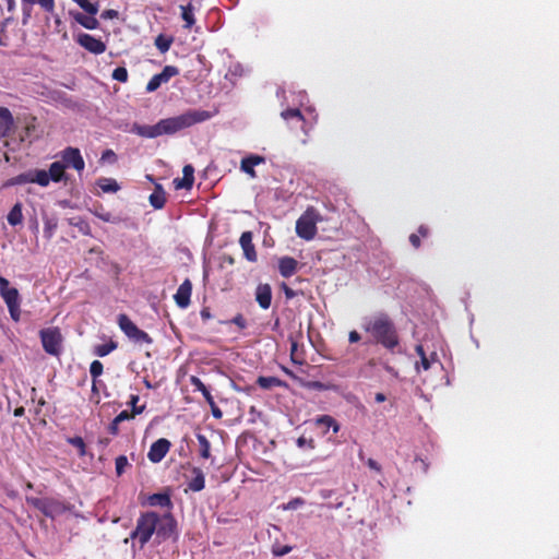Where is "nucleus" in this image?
I'll return each mask as SVG.
<instances>
[{"label": "nucleus", "mask_w": 559, "mask_h": 559, "mask_svg": "<svg viewBox=\"0 0 559 559\" xmlns=\"http://www.w3.org/2000/svg\"><path fill=\"white\" fill-rule=\"evenodd\" d=\"M298 269V261L292 257H283L278 261V271L280 274L288 278L293 276Z\"/></svg>", "instance_id": "6ab92c4d"}, {"label": "nucleus", "mask_w": 559, "mask_h": 559, "mask_svg": "<svg viewBox=\"0 0 559 559\" xmlns=\"http://www.w3.org/2000/svg\"><path fill=\"white\" fill-rule=\"evenodd\" d=\"M55 31L58 34H62L63 37H67V31H66L64 23L58 15L55 16Z\"/></svg>", "instance_id": "3c124183"}, {"label": "nucleus", "mask_w": 559, "mask_h": 559, "mask_svg": "<svg viewBox=\"0 0 559 559\" xmlns=\"http://www.w3.org/2000/svg\"><path fill=\"white\" fill-rule=\"evenodd\" d=\"M38 4L47 12L52 13L55 10V0H36Z\"/></svg>", "instance_id": "603ef678"}, {"label": "nucleus", "mask_w": 559, "mask_h": 559, "mask_svg": "<svg viewBox=\"0 0 559 559\" xmlns=\"http://www.w3.org/2000/svg\"><path fill=\"white\" fill-rule=\"evenodd\" d=\"M409 242L411 245L415 248V249H418L420 247V238H419V235L417 234H411L409 235Z\"/></svg>", "instance_id": "bf43d9fd"}, {"label": "nucleus", "mask_w": 559, "mask_h": 559, "mask_svg": "<svg viewBox=\"0 0 559 559\" xmlns=\"http://www.w3.org/2000/svg\"><path fill=\"white\" fill-rule=\"evenodd\" d=\"M297 346H298L297 342H296V341H294L293 338H290V357H292V360H293V362H295V364H301V361H300V360H296V359H295V353H296V350H297Z\"/></svg>", "instance_id": "13d9d810"}, {"label": "nucleus", "mask_w": 559, "mask_h": 559, "mask_svg": "<svg viewBox=\"0 0 559 559\" xmlns=\"http://www.w3.org/2000/svg\"><path fill=\"white\" fill-rule=\"evenodd\" d=\"M264 162V157L259 155H250L241 159L240 169L252 178L255 177L254 167L262 164Z\"/></svg>", "instance_id": "aec40b11"}, {"label": "nucleus", "mask_w": 559, "mask_h": 559, "mask_svg": "<svg viewBox=\"0 0 559 559\" xmlns=\"http://www.w3.org/2000/svg\"><path fill=\"white\" fill-rule=\"evenodd\" d=\"M118 325L121 331L134 343L152 344V337L143 330L139 329L135 323L124 313L119 314Z\"/></svg>", "instance_id": "0eeeda50"}, {"label": "nucleus", "mask_w": 559, "mask_h": 559, "mask_svg": "<svg viewBox=\"0 0 559 559\" xmlns=\"http://www.w3.org/2000/svg\"><path fill=\"white\" fill-rule=\"evenodd\" d=\"M321 221L319 212L309 206L296 222V234L305 240H312L317 235V223Z\"/></svg>", "instance_id": "39448f33"}, {"label": "nucleus", "mask_w": 559, "mask_h": 559, "mask_svg": "<svg viewBox=\"0 0 559 559\" xmlns=\"http://www.w3.org/2000/svg\"><path fill=\"white\" fill-rule=\"evenodd\" d=\"M93 214L106 223L118 224L120 222V218L118 216H115L110 212L106 211L103 207V205H98L97 207H95Z\"/></svg>", "instance_id": "2f4dec72"}, {"label": "nucleus", "mask_w": 559, "mask_h": 559, "mask_svg": "<svg viewBox=\"0 0 559 559\" xmlns=\"http://www.w3.org/2000/svg\"><path fill=\"white\" fill-rule=\"evenodd\" d=\"M84 12L87 14H83L82 12L70 10L69 15L81 26L86 29H97L99 27V22L95 17V15L99 11V5L97 2L92 3L90 0H73Z\"/></svg>", "instance_id": "20e7f679"}, {"label": "nucleus", "mask_w": 559, "mask_h": 559, "mask_svg": "<svg viewBox=\"0 0 559 559\" xmlns=\"http://www.w3.org/2000/svg\"><path fill=\"white\" fill-rule=\"evenodd\" d=\"M362 328L372 336L374 343L391 352L400 344L395 324L386 313H378L370 318L364 323Z\"/></svg>", "instance_id": "f03ea898"}, {"label": "nucleus", "mask_w": 559, "mask_h": 559, "mask_svg": "<svg viewBox=\"0 0 559 559\" xmlns=\"http://www.w3.org/2000/svg\"><path fill=\"white\" fill-rule=\"evenodd\" d=\"M192 293V284L189 278H186L182 284L178 287L176 294L174 295V299L176 305L185 309L190 305V298Z\"/></svg>", "instance_id": "ddd939ff"}, {"label": "nucleus", "mask_w": 559, "mask_h": 559, "mask_svg": "<svg viewBox=\"0 0 559 559\" xmlns=\"http://www.w3.org/2000/svg\"><path fill=\"white\" fill-rule=\"evenodd\" d=\"M118 15H119L118 11H116L114 9H107L102 12L100 17L103 20H114V19H117Z\"/></svg>", "instance_id": "864d4df0"}, {"label": "nucleus", "mask_w": 559, "mask_h": 559, "mask_svg": "<svg viewBox=\"0 0 559 559\" xmlns=\"http://www.w3.org/2000/svg\"><path fill=\"white\" fill-rule=\"evenodd\" d=\"M44 350L52 356H59L61 353L62 334L58 328L43 329L39 332Z\"/></svg>", "instance_id": "6e6552de"}, {"label": "nucleus", "mask_w": 559, "mask_h": 559, "mask_svg": "<svg viewBox=\"0 0 559 559\" xmlns=\"http://www.w3.org/2000/svg\"><path fill=\"white\" fill-rule=\"evenodd\" d=\"M119 421H117V418H114V420L108 426V431L112 436H117L119 433Z\"/></svg>", "instance_id": "4d7b16f0"}, {"label": "nucleus", "mask_w": 559, "mask_h": 559, "mask_svg": "<svg viewBox=\"0 0 559 559\" xmlns=\"http://www.w3.org/2000/svg\"><path fill=\"white\" fill-rule=\"evenodd\" d=\"M24 183H37L41 187L48 186V176L44 169H35L22 173L8 180L7 186H19Z\"/></svg>", "instance_id": "1a4fd4ad"}, {"label": "nucleus", "mask_w": 559, "mask_h": 559, "mask_svg": "<svg viewBox=\"0 0 559 559\" xmlns=\"http://www.w3.org/2000/svg\"><path fill=\"white\" fill-rule=\"evenodd\" d=\"M61 162L66 165V168H73L79 174L84 170L85 162L81 155V152L76 147L68 146L60 153Z\"/></svg>", "instance_id": "9d476101"}, {"label": "nucleus", "mask_w": 559, "mask_h": 559, "mask_svg": "<svg viewBox=\"0 0 559 559\" xmlns=\"http://www.w3.org/2000/svg\"><path fill=\"white\" fill-rule=\"evenodd\" d=\"M27 502L47 516H51L55 501L47 498H29Z\"/></svg>", "instance_id": "412c9836"}, {"label": "nucleus", "mask_w": 559, "mask_h": 559, "mask_svg": "<svg viewBox=\"0 0 559 559\" xmlns=\"http://www.w3.org/2000/svg\"><path fill=\"white\" fill-rule=\"evenodd\" d=\"M417 235H419V238H427L430 235V229L426 225H420L417 229Z\"/></svg>", "instance_id": "680f3d73"}, {"label": "nucleus", "mask_w": 559, "mask_h": 559, "mask_svg": "<svg viewBox=\"0 0 559 559\" xmlns=\"http://www.w3.org/2000/svg\"><path fill=\"white\" fill-rule=\"evenodd\" d=\"M103 371H104V366H103V364L99 360H94V361L91 362V365H90V373H91V376L93 378V386H92L93 391L96 390V379L99 376H102Z\"/></svg>", "instance_id": "58836bf2"}, {"label": "nucleus", "mask_w": 559, "mask_h": 559, "mask_svg": "<svg viewBox=\"0 0 559 559\" xmlns=\"http://www.w3.org/2000/svg\"><path fill=\"white\" fill-rule=\"evenodd\" d=\"M64 169L66 165L62 164V162H53L49 166V170L46 171V175L48 176V183L50 180L53 182H60L64 178Z\"/></svg>", "instance_id": "b1692460"}, {"label": "nucleus", "mask_w": 559, "mask_h": 559, "mask_svg": "<svg viewBox=\"0 0 559 559\" xmlns=\"http://www.w3.org/2000/svg\"><path fill=\"white\" fill-rule=\"evenodd\" d=\"M128 459L126 455H119L116 459L115 465H116V473L118 476L122 475L124 472V468L128 466Z\"/></svg>", "instance_id": "37998d69"}, {"label": "nucleus", "mask_w": 559, "mask_h": 559, "mask_svg": "<svg viewBox=\"0 0 559 559\" xmlns=\"http://www.w3.org/2000/svg\"><path fill=\"white\" fill-rule=\"evenodd\" d=\"M181 17L185 21V27L191 28L193 24L195 23L194 14H193V7L191 3L187 5H181Z\"/></svg>", "instance_id": "c9c22d12"}, {"label": "nucleus", "mask_w": 559, "mask_h": 559, "mask_svg": "<svg viewBox=\"0 0 559 559\" xmlns=\"http://www.w3.org/2000/svg\"><path fill=\"white\" fill-rule=\"evenodd\" d=\"M252 237L251 231H243L240 236L239 243L243 250L245 258L250 262H255L258 255L252 242Z\"/></svg>", "instance_id": "4468645a"}, {"label": "nucleus", "mask_w": 559, "mask_h": 559, "mask_svg": "<svg viewBox=\"0 0 559 559\" xmlns=\"http://www.w3.org/2000/svg\"><path fill=\"white\" fill-rule=\"evenodd\" d=\"M212 409V414L215 418H222L223 412L219 409V407L216 405L215 401L213 400V404H209Z\"/></svg>", "instance_id": "e2e57ef3"}, {"label": "nucleus", "mask_w": 559, "mask_h": 559, "mask_svg": "<svg viewBox=\"0 0 559 559\" xmlns=\"http://www.w3.org/2000/svg\"><path fill=\"white\" fill-rule=\"evenodd\" d=\"M76 43L95 55H100L106 51L105 43L87 33H81L76 38Z\"/></svg>", "instance_id": "9b49d317"}, {"label": "nucleus", "mask_w": 559, "mask_h": 559, "mask_svg": "<svg viewBox=\"0 0 559 559\" xmlns=\"http://www.w3.org/2000/svg\"><path fill=\"white\" fill-rule=\"evenodd\" d=\"M14 120L11 111L5 107H0V138H5L12 131Z\"/></svg>", "instance_id": "f3484780"}, {"label": "nucleus", "mask_w": 559, "mask_h": 559, "mask_svg": "<svg viewBox=\"0 0 559 559\" xmlns=\"http://www.w3.org/2000/svg\"><path fill=\"white\" fill-rule=\"evenodd\" d=\"M415 350L420 357V361L416 364V368L418 370L420 368H423L424 370H428L431 367V362L437 360V354L432 353L431 356L428 357L424 350L423 345H417Z\"/></svg>", "instance_id": "393cba45"}, {"label": "nucleus", "mask_w": 559, "mask_h": 559, "mask_svg": "<svg viewBox=\"0 0 559 559\" xmlns=\"http://www.w3.org/2000/svg\"><path fill=\"white\" fill-rule=\"evenodd\" d=\"M297 445L299 448H308V449H311V450L316 448L314 440L313 439H307L305 437H299L297 439Z\"/></svg>", "instance_id": "8fccbe9b"}, {"label": "nucleus", "mask_w": 559, "mask_h": 559, "mask_svg": "<svg viewBox=\"0 0 559 559\" xmlns=\"http://www.w3.org/2000/svg\"><path fill=\"white\" fill-rule=\"evenodd\" d=\"M255 300L262 309H269L272 302V289L269 284H260L255 290Z\"/></svg>", "instance_id": "dca6fc26"}, {"label": "nucleus", "mask_w": 559, "mask_h": 559, "mask_svg": "<svg viewBox=\"0 0 559 559\" xmlns=\"http://www.w3.org/2000/svg\"><path fill=\"white\" fill-rule=\"evenodd\" d=\"M200 316H201L202 320H204V321L211 319V317H212L209 308H203L200 312Z\"/></svg>", "instance_id": "69168bd1"}, {"label": "nucleus", "mask_w": 559, "mask_h": 559, "mask_svg": "<svg viewBox=\"0 0 559 559\" xmlns=\"http://www.w3.org/2000/svg\"><path fill=\"white\" fill-rule=\"evenodd\" d=\"M292 549H293V547L288 546V545H283V546L274 545L272 548V554L275 557H282V556L289 554L292 551Z\"/></svg>", "instance_id": "de8ad7c7"}, {"label": "nucleus", "mask_w": 559, "mask_h": 559, "mask_svg": "<svg viewBox=\"0 0 559 559\" xmlns=\"http://www.w3.org/2000/svg\"><path fill=\"white\" fill-rule=\"evenodd\" d=\"M170 447H171L170 441L165 438H160V439L156 440L155 442L152 443V445L148 450L147 459L152 463H159L166 456V454L169 452Z\"/></svg>", "instance_id": "f8f14e48"}, {"label": "nucleus", "mask_w": 559, "mask_h": 559, "mask_svg": "<svg viewBox=\"0 0 559 559\" xmlns=\"http://www.w3.org/2000/svg\"><path fill=\"white\" fill-rule=\"evenodd\" d=\"M132 132L147 139H154L163 135L159 121L154 126L134 123L132 127Z\"/></svg>", "instance_id": "2eb2a0df"}, {"label": "nucleus", "mask_w": 559, "mask_h": 559, "mask_svg": "<svg viewBox=\"0 0 559 559\" xmlns=\"http://www.w3.org/2000/svg\"><path fill=\"white\" fill-rule=\"evenodd\" d=\"M112 79L118 82H127L128 81V70L124 67H118L112 71Z\"/></svg>", "instance_id": "a19ab883"}, {"label": "nucleus", "mask_w": 559, "mask_h": 559, "mask_svg": "<svg viewBox=\"0 0 559 559\" xmlns=\"http://www.w3.org/2000/svg\"><path fill=\"white\" fill-rule=\"evenodd\" d=\"M0 296L4 300L13 321L17 322L21 317L20 294L14 287H10V282L0 275Z\"/></svg>", "instance_id": "423d86ee"}, {"label": "nucleus", "mask_w": 559, "mask_h": 559, "mask_svg": "<svg viewBox=\"0 0 559 559\" xmlns=\"http://www.w3.org/2000/svg\"><path fill=\"white\" fill-rule=\"evenodd\" d=\"M68 442L75 447L79 450V454L81 456L85 455V443L84 440L81 437H73L68 440Z\"/></svg>", "instance_id": "79ce46f5"}, {"label": "nucleus", "mask_w": 559, "mask_h": 559, "mask_svg": "<svg viewBox=\"0 0 559 559\" xmlns=\"http://www.w3.org/2000/svg\"><path fill=\"white\" fill-rule=\"evenodd\" d=\"M191 384L194 386V389L197 391H200L205 401L209 403V404H213V400L214 397L212 396L210 390L206 388V385L198 378V377H191Z\"/></svg>", "instance_id": "72a5a7b5"}, {"label": "nucleus", "mask_w": 559, "mask_h": 559, "mask_svg": "<svg viewBox=\"0 0 559 559\" xmlns=\"http://www.w3.org/2000/svg\"><path fill=\"white\" fill-rule=\"evenodd\" d=\"M44 221V236L48 240L51 239L58 228V219L55 216H43Z\"/></svg>", "instance_id": "bb28decb"}, {"label": "nucleus", "mask_w": 559, "mask_h": 559, "mask_svg": "<svg viewBox=\"0 0 559 559\" xmlns=\"http://www.w3.org/2000/svg\"><path fill=\"white\" fill-rule=\"evenodd\" d=\"M97 185L104 192H117L120 188L117 181L111 178H100Z\"/></svg>", "instance_id": "4c0bfd02"}, {"label": "nucleus", "mask_w": 559, "mask_h": 559, "mask_svg": "<svg viewBox=\"0 0 559 559\" xmlns=\"http://www.w3.org/2000/svg\"><path fill=\"white\" fill-rule=\"evenodd\" d=\"M367 465H368V467H369L370 469H373V471H376L377 473H380V472H381V466H380V464H379L376 460H373V459H368V460H367Z\"/></svg>", "instance_id": "052dcab7"}, {"label": "nucleus", "mask_w": 559, "mask_h": 559, "mask_svg": "<svg viewBox=\"0 0 559 559\" xmlns=\"http://www.w3.org/2000/svg\"><path fill=\"white\" fill-rule=\"evenodd\" d=\"M193 478L188 483V489L193 492H199L205 487V477L200 467L192 468Z\"/></svg>", "instance_id": "4be33fe9"}, {"label": "nucleus", "mask_w": 559, "mask_h": 559, "mask_svg": "<svg viewBox=\"0 0 559 559\" xmlns=\"http://www.w3.org/2000/svg\"><path fill=\"white\" fill-rule=\"evenodd\" d=\"M176 527L177 522L171 513L159 515L157 512L147 511L140 514L130 538L138 542L140 549H143L154 534L160 540H166L175 533Z\"/></svg>", "instance_id": "f257e3e1"}, {"label": "nucleus", "mask_w": 559, "mask_h": 559, "mask_svg": "<svg viewBox=\"0 0 559 559\" xmlns=\"http://www.w3.org/2000/svg\"><path fill=\"white\" fill-rule=\"evenodd\" d=\"M317 426H324L326 429L332 428L334 433L340 431L338 423L330 415H321L314 420Z\"/></svg>", "instance_id": "c756f323"}, {"label": "nucleus", "mask_w": 559, "mask_h": 559, "mask_svg": "<svg viewBox=\"0 0 559 559\" xmlns=\"http://www.w3.org/2000/svg\"><path fill=\"white\" fill-rule=\"evenodd\" d=\"M117 347H118V343L110 340L106 344L96 345L94 347L93 353L98 357H105V356L109 355L111 352H114L115 349H117Z\"/></svg>", "instance_id": "f704fd0d"}, {"label": "nucleus", "mask_w": 559, "mask_h": 559, "mask_svg": "<svg viewBox=\"0 0 559 559\" xmlns=\"http://www.w3.org/2000/svg\"><path fill=\"white\" fill-rule=\"evenodd\" d=\"M148 200H150V204L156 210H160L165 206L166 192L164 191L162 185H159V183L155 185V189H154L153 193H151Z\"/></svg>", "instance_id": "5701e85b"}, {"label": "nucleus", "mask_w": 559, "mask_h": 559, "mask_svg": "<svg viewBox=\"0 0 559 559\" xmlns=\"http://www.w3.org/2000/svg\"><path fill=\"white\" fill-rule=\"evenodd\" d=\"M71 224L75 227L79 228V230L83 234V235H86V236H90L91 235V226L90 224L82 219V218H78L76 222H71Z\"/></svg>", "instance_id": "c03bdc74"}, {"label": "nucleus", "mask_w": 559, "mask_h": 559, "mask_svg": "<svg viewBox=\"0 0 559 559\" xmlns=\"http://www.w3.org/2000/svg\"><path fill=\"white\" fill-rule=\"evenodd\" d=\"M151 506H160L170 509L173 507L171 499L167 493H154L148 498Z\"/></svg>", "instance_id": "c85d7f7f"}, {"label": "nucleus", "mask_w": 559, "mask_h": 559, "mask_svg": "<svg viewBox=\"0 0 559 559\" xmlns=\"http://www.w3.org/2000/svg\"><path fill=\"white\" fill-rule=\"evenodd\" d=\"M360 334L357 331H350L348 334L349 343H357L360 341Z\"/></svg>", "instance_id": "0e129e2a"}, {"label": "nucleus", "mask_w": 559, "mask_h": 559, "mask_svg": "<svg viewBox=\"0 0 559 559\" xmlns=\"http://www.w3.org/2000/svg\"><path fill=\"white\" fill-rule=\"evenodd\" d=\"M179 74V69L175 66H166L157 75L160 78L163 83H167L171 78Z\"/></svg>", "instance_id": "ea45409f"}, {"label": "nucleus", "mask_w": 559, "mask_h": 559, "mask_svg": "<svg viewBox=\"0 0 559 559\" xmlns=\"http://www.w3.org/2000/svg\"><path fill=\"white\" fill-rule=\"evenodd\" d=\"M197 439L199 442L200 456L204 460L211 459V443L207 438L202 433H198Z\"/></svg>", "instance_id": "7c9ffc66"}, {"label": "nucleus", "mask_w": 559, "mask_h": 559, "mask_svg": "<svg viewBox=\"0 0 559 559\" xmlns=\"http://www.w3.org/2000/svg\"><path fill=\"white\" fill-rule=\"evenodd\" d=\"M174 39L173 37H168V36H165L163 34H159L156 38H155V46L156 48L162 52V53H165L169 50L171 44H173Z\"/></svg>", "instance_id": "e433bc0d"}, {"label": "nucleus", "mask_w": 559, "mask_h": 559, "mask_svg": "<svg viewBox=\"0 0 559 559\" xmlns=\"http://www.w3.org/2000/svg\"><path fill=\"white\" fill-rule=\"evenodd\" d=\"M115 418H117V421L122 423L124 420L134 418V414L128 411H122Z\"/></svg>", "instance_id": "5fc2aeb1"}, {"label": "nucleus", "mask_w": 559, "mask_h": 559, "mask_svg": "<svg viewBox=\"0 0 559 559\" xmlns=\"http://www.w3.org/2000/svg\"><path fill=\"white\" fill-rule=\"evenodd\" d=\"M182 178H176L174 180L175 188L176 189H191L194 182V168L192 165H186L182 169Z\"/></svg>", "instance_id": "a211bd4d"}, {"label": "nucleus", "mask_w": 559, "mask_h": 559, "mask_svg": "<svg viewBox=\"0 0 559 559\" xmlns=\"http://www.w3.org/2000/svg\"><path fill=\"white\" fill-rule=\"evenodd\" d=\"M35 0H22L23 3V24H26L31 17L32 4Z\"/></svg>", "instance_id": "09e8293b"}, {"label": "nucleus", "mask_w": 559, "mask_h": 559, "mask_svg": "<svg viewBox=\"0 0 559 559\" xmlns=\"http://www.w3.org/2000/svg\"><path fill=\"white\" fill-rule=\"evenodd\" d=\"M282 289L287 299H293L297 296V293L285 283L282 284Z\"/></svg>", "instance_id": "6e6d98bb"}, {"label": "nucleus", "mask_w": 559, "mask_h": 559, "mask_svg": "<svg viewBox=\"0 0 559 559\" xmlns=\"http://www.w3.org/2000/svg\"><path fill=\"white\" fill-rule=\"evenodd\" d=\"M385 400H386V396H385L383 393H381V392L376 393V395H374V401H376L377 403H382V402H384Z\"/></svg>", "instance_id": "774afa93"}, {"label": "nucleus", "mask_w": 559, "mask_h": 559, "mask_svg": "<svg viewBox=\"0 0 559 559\" xmlns=\"http://www.w3.org/2000/svg\"><path fill=\"white\" fill-rule=\"evenodd\" d=\"M258 385L261 389L269 390L275 386H283L285 382L276 377H259L257 380Z\"/></svg>", "instance_id": "cd10ccee"}, {"label": "nucleus", "mask_w": 559, "mask_h": 559, "mask_svg": "<svg viewBox=\"0 0 559 559\" xmlns=\"http://www.w3.org/2000/svg\"><path fill=\"white\" fill-rule=\"evenodd\" d=\"M139 400H140V397L136 394H132L130 396V401L128 402V404L132 407V409L138 406L136 404H138Z\"/></svg>", "instance_id": "338daca9"}, {"label": "nucleus", "mask_w": 559, "mask_h": 559, "mask_svg": "<svg viewBox=\"0 0 559 559\" xmlns=\"http://www.w3.org/2000/svg\"><path fill=\"white\" fill-rule=\"evenodd\" d=\"M223 323L224 324H230V323L235 324V325H237L241 330L247 328V320L245 319V317L241 313H238L231 320L224 321Z\"/></svg>", "instance_id": "a18cd8bd"}, {"label": "nucleus", "mask_w": 559, "mask_h": 559, "mask_svg": "<svg viewBox=\"0 0 559 559\" xmlns=\"http://www.w3.org/2000/svg\"><path fill=\"white\" fill-rule=\"evenodd\" d=\"M163 84L160 78L155 74L151 78L148 83L146 84V92L152 93L155 92Z\"/></svg>", "instance_id": "49530a36"}, {"label": "nucleus", "mask_w": 559, "mask_h": 559, "mask_svg": "<svg viewBox=\"0 0 559 559\" xmlns=\"http://www.w3.org/2000/svg\"><path fill=\"white\" fill-rule=\"evenodd\" d=\"M281 117L286 121L295 120L301 127L305 123V117L302 116L301 111L297 108H289L282 111Z\"/></svg>", "instance_id": "473e14b6"}, {"label": "nucleus", "mask_w": 559, "mask_h": 559, "mask_svg": "<svg viewBox=\"0 0 559 559\" xmlns=\"http://www.w3.org/2000/svg\"><path fill=\"white\" fill-rule=\"evenodd\" d=\"M212 118L207 110L189 109L179 116L159 120L162 134H175L197 123L204 122Z\"/></svg>", "instance_id": "7ed1b4c3"}, {"label": "nucleus", "mask_w": 559, "mask_h": 559, "mask_svg": "<svg viewBox=\"0 0 559 559\" xmlns=\"http://www.w3.org/2000/svg\"><path fill=\"white\" fill-rule=\"evenodd\" d=\"M23 205L21 202H16L7 215L8 223L11 226H16L23 222Z\"/></svg>", "instance_id": "a878e982"}]
</instances>
